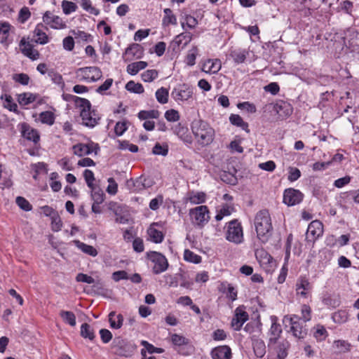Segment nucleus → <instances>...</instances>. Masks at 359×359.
Wrapping results in <instances>:
<instances>
[{"label":"nucleus","instance_id":"obj_1","mask_svg":"<svg viewBox=\"0 0 359 359\" xmlns=\"http://www.w3.org/2000/svg\"><path fill=\"white\" fill-rule=\"evenodd\" d=\"M65 99L73 102L76 108L79 109L84 126L93 128L98 124L100 119V115L96 110L91 109V104L89 100L72 95H67Z\"/></svg>","mask_w":359,"mask_h":359},{"label":"nucleus","instance_id":"obj_2","mask_svg":"<svg viewBox=\"0 0 359 359\" xmlns=\"http://www.w3.org/2000/svg\"><path fill=\"white\" fill-rule=\"evenodd\" d=\"M254 225L259 241L262 243H267L273 233L271 218L267 210H261L256 214Z\"/></svg>","mask_w":359,"mask_h":359},{"label":"nucleus","instance_id":"obj_3","mask_svg":"<svg viewBox=\"0 0 359 359\" xmlns=\"http://www.w3.org/2000/svg\"><path fill=\"white\" fill-rule=\"evenodd\" d=\"M191 130L198 143L202 145H208L213 140L214 130L202 120H194L191 123Z\"/></svg>","mask_w":359,"mask_h":359},{"label":"nucleus","instance_id":"obj_4","mask_svg":"<svg viewBox=\"0 0 359 359\" xmlns=\"http://www.w3.org/2000/svg\"><path fill=\"white\" fill-rule=\"evenodd\" d=\"M189 215L192 225L198 229H203L210 219V211L206 205H199L189 210Z\"/></svg>","mask_w":359,"mask_h":359},{"label":"nucleus","instance_id":"obj_5","mask_svg":"<svg viewBox=\"0 0 359 359\" xmlns=\"http://www.w3.org/2000/svg\"><path fill=\"white\" fill-rule=\"evenodd\" d=\"M284 320L289 321L290 325V332L295 338L302 339L306 336L307 329L304 325L305 323L301 320L299 316L295 314L285 316Z\"/></svg>","mask_w":359,"mask_h":359},{"label":"nucleus","instance_id":"obj_6","mask_svg":"<svg viewBox=\"0 0 359 359\" xmlns=\"http://www.w3.org/2000/svg\"><path fill=\"white\" fill-rule=\"evenodd\" d=\"M226 239L236 244L243 241V227L238 219H233L227 224Z\"/></svg>","mask_w":359,"mask_h":359},{"label":"nucleus","instance_id":"obj_7","mask_svg":"<svg viewBox=\"0 0 359 359\" xmlns=\"http://www.w3.org/2000/svg\"><path fill=\"white\" fill-rule=\"evenodd\" d=\"M76 78L80 81L94 82L101 79L102 71L97 67H86L78 69Z\"/></svg>","mask_w":359,"mask_h":359},{"label":"nucleus","instance_id":"obj_8","mask_svg":"<svg viewBox=\"0 0 359 359\" xmlns=\"http://www.w3.org/2000/svg\"><path fill=\"white\" fill-rule=\"evenodd\" d=\"M147 257L154 264L152 267L154 273L159 274L168 269V262L163 254L156 251H150L147 253Z\"/></svg>","mask_w":359,"mask_h":359},{"label":"nucleus","instance_id":"obj_9","mask_svg":"<svg viewBox=\"0 0 359 359\" xmlns=\"http://www.w3.org/2000/svg\"><path fill=\"white\" fill-rule=\"evenodd\" d=\"M193 88L183 83L175 87L171 93V97L176 102H187L193 97Z\"/></svg>","mask_w":359,"mask_h":359},{"label":"nucleus","instance_id":"obj_10","mask_svg":"<svg viewBox=\"0 0 359 359\" xmlns=\"http://www.w3.org/2000/svg\"><path fill=\"white\" fill-rule=\"evenodd\" d=\"M172 343L178 346V352L184 355H191L194 350V346L190 344L189 339L177 334L171 335Z\"/></svg>","mask_w":359,"mask_h":359},{"label":"nucleus","instance_id":"obj_11","mask_svg":"<svg viewBox=\"0 0 359 359\" xmlns=\"http://www.w3.org/2000/svg\"><path fill=\"white\" fill-rule=\"evenodd\" d=\"M73 154L79 157L85 156L92 153L97 154L100 151L98 144L90 142L87 144L78 143L72 147Z\"/></svg>","mask_w":359,"mask_h":359},{"label":"nucleus","instance_id":"obj_12","mask_svg":"<svg viewBox=\"0 0 359 359\" xmlns=\"http://www.w3.org/2000/svg\"><path fill=\"white\" fill-rule=\"evenodd\" d=\"M323 224L318 220L311 222L306 233V240L308 243H314L316 239L323 235Z\"/></svg>","mask_w":359,"mask_h":359},{"label":"nucleus","instance_id":"obj_13","mask_svg":"<svg viewBox=\"0 0 359 359\" xmlns=\"http://www.w3.org/2000/svg\"><path fill=\"white\" fill-rule=\"evenodd\" d=\"M303 199V194L292 188L287 189L284 191L283 202L288 206L299 204Z\"/></svg>","mask_w":359,"mask_h":359},{"label":"nucleus","instance_id":"obj_14","mask_svg":"<svg viewBox=\"0 0 359 359\" xmlns=\"http://www.w3.org/2000/svg\"><path fill=\"white\" fill-rule=\"evenodd\" d=\"M248 313L243 306H238L235 310L234 316L231 320V326L235 330H240L243 325L248 320Z\"/></svg>","mask_w":359,"mask_h":359},{"label":"nucleus","instance_id":"obj_15","mask_svg":"<svg viewBox=\"0 0 359 359\" xmlns=\"http://www.w3.org/2000/svg\"><path fill=\"white\" fill-rule=\"evenodd\" d=\"M19 126L21 135L25 139L32 141L35 144L39 141L40 135L36 129L32 128L27 123H20Z\"/></svg>","mask_w":359,"mask_h":359},{"label":"nucleus","instance_id":"obj_16","mask_svg":"<svg viewBox=\"0 0 359 359\" xmlns=\"http://www.w3.org/2000/svg\"><path fill=\"white\" fill-rule=\"evenodd\" d=\"M15 28L7 22H0V42L8 44L13 39L12 34H14Z\"/></svg>","mask_w":359,"mask_h":359},{"label":"nucleus","instance_id":"obj_17","mask_svg":"<svg viewBox=\"0 0 359 359\" xmlns=\"http://www.w3.org/2000/svg\"><path fill=\"white\" fill-rule=\"evenodd\" d=\"M43 21L53 29H62L66 26L61 18L50 11H46L44 13Z\"/></svg>","mask_w":359,"mask_h":359},{"label":"nucleus","instance_id":"obj_18","mask_svg":"<svg viewBox=\"0 0 359 359\" xmlns=\"http://www.w3.org/2000/svg\"><path fill=\"white\" fill-rule=\"evenodd\" d=\"M312 290V285L306 277H300L296 283L297 294L304 298H307Z\"/></svg>","mask_w":359,"mask_h":359},{"label":"nucleus","instance_id":"obj_19","mask_svg":"<svg viewBox=\"0 0 359 359\" xmlns=\"http://www.w3.org/2000/svg\"><path fill=\"white\" fill-rule=\"evenodd\" d=\"M20 48L21 52L31 60H36L39 58V51L34 49L29 42H26L25 38H22L20 41Z\"/></svg>","mask_w":359,"mask_h":359},{"label":"nucleus","instance_id":"obj_20","mask_svg":"<svg viewBox=\"0 0 359 359\" xmlns=\"http://www.w3.org/2000/svg\"><path fill=\"white\" fill-rule=\"evenodd\" d=\"M231 349L226 345L215 347L211 351L212 359H231Z\"/></svg>","mask_w":359,"mask_h":359},{"label":"nucleus","instance_id":"obj_21","mask_svg":"<svg viewBox=\"0 0 359 359\" xmlns=\"http://www.w3.org/2000/svg\"><path fill=\"white\" fill-rule=\"evenodd\" d=\"M271 326L269 330L270 338L269 346H272L276 344V341L282 333L280 325L277 323V318L275 316L271 317Z\"/></svg>","mask_w":359,"mask_h":359},{"label":"nucleus","instance_id":"obj_22","mask_svg":"<svg viewBox=\"0 0 359 359\" xmlns=\"http://www.w3.org/2000/svg\"><path fill=\"white\" fill-rule=\"evenodd\" d=\"M222 67V62L219 59H208L202 66V71L208 74H216Z\"/></svg>","mask_w":359,"mask_h":359},{"label":"nucleus","instance_id":"obj_23","mask_svg":"<svg viewBox=\"0 0 359 359\" xmlns=\"http://www.w3.org/2000/svg\"><path fill=\"white\" fill-rule=\"evenodd\" d=\"M249 55V51L245 48H236L229 50V55L236 64L243 63Z\"/></svg>","mask_w":359,"mask_h":359},{"label":"nucleus","instance_id":"obj_24","mask_svg":"<svg viewBox=\"0 0 359 359\" xmlns=\"http://www.w3.org/2000/svg\"><path fill=\"white\" fill-rule=\"evenodd\" d=\"M124 55L128 60L141 58L143 55V48L140 44L133 43L126 49Z\"/></svg>","mask_w":359,"mask_h":359},{"label":"nucleus","instance_id":"obj_25","mask_svg":"<svg viewBox=\"0 0 359 359\" xmlns=\"http://www.w3.org/2000/svg\"><path fill=\"white\" fill-rule=\"evenodd\" d=\"M47 29V27L41 23L36 26L34 30V36L36 37L35 39L36 43L43 45L48 42L49 39L45 32Z\"/></svg>","mask_w":359,"mask_h":359},{"label":"nucleus","instance_id":"obj_26","mask_svg":"<svg viewBox=\"0 0 359 359\" xmlns=\"http://www.w3.org/2000/svg\"><path fill=\"white\" fill-rule=\"evenodd\" d=\"M173 132L184 142L187 144H191L192 142V137L189 133L188 128L182 126L181 123H178L173 128Z\"/></svg>","mask_w":359,"mask_h":359},{"label":"nucleus","instance_id":"obj_27","mask_svg":"<svg viewBox=\"0 0 359 359\" xmlns=\"http://www.w3.org/2000/svg\"><path fill=\"white\" fill-rule=\"evenodd\" d=\"M193 34L191 32H184L177 35L172 41V46L179 47L182 46V48L185 47L192 40Z\"/></svg>","mask_w":359,"mask_h":359},{"label":"nucleus","instance_id":"obj_28","mask_svg":"<svg viewBox=\"0 0 359 359\" xmlns=\"http://www.w3.org/2000/svg\"><path fill=\"white\" fill-rule=\"evenodd\" d=\"M158 225V223H153L147 229V233L150 241L155 243H161L164 238L163 232L156 228Z\"/></svg>","mask_w":359,"mask_h":359},{"label":"nucleus","instance_id":"obj_29","mask_svg":"<svg viewBox=\"0 0 359 359\" xmlns=\"http://www.w3.org/2000/svg\"><path fill=\"white\" fill-rule=\"evenodd\" d=\"M206 201V194L201 191H191L186 198V202L191 205H198L205 203Z\"/></svg>","mask_w":359,"mask_h":359},{"label":"nucleus","instance_id":"obj_30","mask_svg":"<svg viewBox=\"0 0 359 359\" xmlns=\"http://www.w3.org/2000/svg\"><path fill=\"white\" fill-rule=\"evenodd\" d=\"M290 344L288 341L284 340L278 343L273 348L277 355V359H285L287 355V350Z\"/></svg>","mask_w":359,"mask_h":359},{"label":"nucleus","instance_id":"obj_31","mask_svg":"<svg viewBox=\"0 0 359 359\" xmlns=\"http://www.w3.org/2000/svg\"><path fill=\"white\" fill-rule=\"evenodd\" d=\"M255 256L258 262L263 265L269 264L273 260V257L271 256V255L268 253L264 248L256 250Z\"/></svg>","mask_w":359,"mask_h":359},{"label":"nucleus","instance_id":"obj_32","mask_svg":"<svg viewBox=\"0 0 359 359\" xmlns=\"http://www.w3.org/2000/svg\"><path fill=\"white\" fill-rule=\"evenodd\" d=\"M109 321L111 328L119 329L123 325V316L121 314L116 315L115 311H111L109 314Z\"/></svg>","mask_w":359,"mask_h":359},{"label":"nucleus","instance_id":"obj_33","mask_svg":"<svg viewBox=\"0 0 359 359\" xmlns=\"http://www.w3.org/2000/svg\"><path fill=\"white\" fill-rule=\"evenodd\" d=\"M147 67V62L144 61L135 62L127 66L126 71L130 75H136L140 70Z\"/></svg>","mask_w":359,"mask_h":359},{"label":"nucleus","instance_id":"obj_34","mask_svg":"<svg viewBox=\"0 0 359 359\" xmlns=\"http://www.w3.org/2000/svg\"><path fill=\"white\" fill-rule=\"evenodd\" d=\"M322 302L324 305L332 309L338 307L341 304L340 299L338 297L330 294H324Z\"/></svg>","mask_w":359,"mask_h":359},{"label":"nucleus","instance_id":"obj_35","mask_svg":"<svg viewBox=\"0 0 359 359\" xmlns=\"http://www.w3.org/2000/svg\"><path fill=\"white\" fill-rule=\"evenodd\" d=\"M233 212H235V208L233 205L229 204L223 205L221 208L217 210L215 219L217 221H220L224 217L231 215Z\"/></svg>","mask_w":359,"mask_h":359},{"label":"nucleus","instance_id":"obj_36","mask_svg":"<svg viewBox=\"0 0 359 359\" xmlns=\"http://www.w3.org/2000/svg\"><path fill=\"white\" fill-rule=\"evenodd\" d=\"M164 16L162 20L163 25L168 26L169 25H177V18L173 14L172 11L170 8H165L163 10Z\"/></svg>","mask_w":359,"mask_h":359},{"label":"nucleus","instance_id":"obj_37","mask_svg":"<svg viewBox=\"0 0 359 359\" xmlns=\"http://www.w3.org/2000/svg\"><path fill=\"white\" fill-rule=\"evenodd\" d=\"M81 336L84 339H88L90 341H93L95 334L92 327L88 323H83L81 326Z\"/></svg>","mask_w":359,"mask_h":359},{"label":"nucleus","instance_id":"obj_38","mask_svg":"<svg viewBox=\"0 0 359 359\" xmlns=\"http://www.w3.org/2000/svg\"><path fill=\"white\" fill-rule=\"evenodd\" d=\"M36 95L31 93H24L18 95V101L20 105L26 106L34 102Z\"/></svg>","mask_w":359,"mask_h":359},{"label":"nucleus","instance_id":"obj_39","mask_svg":"<svg viewBox=\"0 0 359 359\" xmlns=\"http://www.w3.org/2000/svg\"><path fill=\"white\" fill-rule=\"evenodd\" d=\"M352 37L349 39L345 37L344 43H348V47L351 49L352 51L358 50L359 48V33L358 32H352Z\"/></svg>","mask_w":359,"mask_h":359},{"label":"nucleus","instance_id":"obj_40","mask_svg":"<svg viewBox=\"0 0 359 359\" xmlns=\"http://www.w3.org/2000/svg\"><path fill=\"white\" fill-rule=\"evenodd\" d=\"M348 313L346 310H339L332 313V319L333 321L338 324L344 323L348 320Z\"/></svg>","mask_w":359,"mask_h":359},{"label":"nucleus","instance_id":"obj_41","mask_svg":"<svg viewBox=\"0 0 359 359\" xmlns=\"http://www.w3.org/2000/svg\"><path fill=\"white\" fill-rule=\"evenodd\" d=\"M76 243L78 248L85 254L92 257H95L97 255V251L93 246L87 245L80 241H76Z\"/></svg>","mask_w":359,"mask_h":359},{"label":"nucleus","instance_id":"obj_42","mask_svg":"<svg viewBox=\"0 0 359 359\" xmlns=\"http://www.w3.org/2000/svg\"><path fill=\"white\" fill-rule=\"evenodd\" d=\"M229 121L233 125L239 126L242 129L247 131L248 133L249 132L248 124L246 122H245L243 120L242 117L240 116L239 115H238V114L231 115V116L229 117Z\"/></svg>","mask_w":359,"mask_h":359},{"label":"nucleus","instance_id":"obj_43","mask_svg":"<svg viewBox=\"0 0 359 359\" xmlns=\"http://www.w3.org/2000/svg\"><path fill=\"white\" fill-rule=\"evenodd\" d=\"M91 189V197L94 202L102 203L104 201V194L103 191L99 188L93 187Z\"/></svg>","mask_w":359,"mask_h":359},{"label":"nucleus","instance_id":"obj_44","mask_svg":"<svg viewBox=\"0 0 359 359\" xmlns=\"http://www.w3.org/2000/svg\"><path fill=\"white\" fill-rule=\"evenodd\" d=\"M198 54V49L196 46H193L188 52L185 58V62L189 66H194L196 64V58Z\"/></svg>","mask_w":359,"mask_h":359},{"label":"nucleus","instance_id":"obj_45","mask_svg":"<svg viewBox=\"0 0 359 359\" xmlns=\"http://www.w3.org/2000/svg\"><path fill=\"white\" fill-rule=\"evenodd\" d=\"M169 92L165 88L161 87L156 92V98L161 104H165L168 101Z\"/></svg>","mask_w":359,"mask_h":359},{"label":"nucleus","instance_id":"obj_46","mask_svg":"<svg viewBox=\"0 0 359 359\" xmlns=\"http://www.w3.org/2000/svg\"><path fill=\"white\" fill-rule=\"evenodd\" d=\"M253 349L255 354L258 358H262L266 353L265 344L260 340H256L253 342Z\"/></svg>","mask_w":359,"mask_h":359},{"label":"nucleus","instance_id":"obj_47","mask_svg":"<svg viewBox=\"0 0 359 359\" xmlns=\"http://www.w3.org/2000/svg\"><path fill=\"white\" fill-rule=\"evenodd\" d=\"M126 89L131 93L141 94L144 92V87L140 83L133 81H128L126 85Z\"/></svg>","mask_w":359,"mask_h":359},{"label":"nucleus","instance_id":"obj_48","mask_svg":"<svg viewBox=\"0 0 359 359\" xmlns=\"http://www.w3.org/2000/svg\"><path fill=\"white\" fill-rule=\"evenodd\" d=\"M160 116V112L158 110H142L138 113V118L140 120H147L149 118H158Z\"/></svg>","mask_w":359,"mask_h":359},{"label":"nucleus","instance_id":"obj_49","mask_svg":"<svg viewBox=\"0 0 359 359\" xmlns=\"http://www.w3.org/2000/svg\"><path fill=\"white\" fill-rule=\"evenodd\" d=\"M60 316L62 320L69 325L74 327L76 325V316L72 311H62L60 312Z\"/></svg>","mask_w":359,"mask_h":359},{"label":"nucleus","instance_id":"obj_50","mask_svg":"<svg viewBox=\"0 0 359 359\" xmlns=\"http://www.w3.org/2000/svg\"><path fill=\"white\" fill-rule=\"evenodd\" d=\"M184 259L187 262L194 264H199L201 262V257L188 249L185 250L184 252Z\"/></svg>","mask_w":359,"mask_h":359},{"label":"nucleus","instance_id":"obj_51","mask_svg":"<svg viewBox=\"0 0 359 359\" xmlns=\"http://www.w3.org/2000/svg\"><path fill=\"white\" fill-rule=\"evenodd\" d=\"M41 123L52 126L55 121V116L53 112L49 111H43L39 114Z\"/></svg>","mask_w":359,"mask_h":359},{"label":"nucleus","instance_id":"obj_52","mask_svg":"<svg viewBox=\"0 0 359 359\" xmlns=\"http://www.w3.org/2000/svg\"><path fill=\"white\" fill-rule=\"evenodd\" d=\"M197 24V20L190 15H186L184 16V20L181 22L182 27L184 30L186 29L185 26L189 29H194L196 27Z\"/></svg>","mask_w":359,"mask_h":359},{"label":"nucleus","instance_id":"obj_53","mask_svg":"<svg viewBox=\"0 0 359 359\" xmlns=\"http://www.w3.org/2000/svg\"><path fill=\"white\" fill-rule=\"evenodd\" d=\"M62 8L63 13L66 15H69L73 12H75L77 9V6L72 1L64 0L62 1Z\"/></svg>","mask_w":359,"mask_h":359},{"label":"nucleus","instance_id":"obj_54","mask_svg":"<svg viewBox=\"0 0 359 359\" xmlns=\"http://www.w3.org/2000/svg\"><path fill=\"white\" fill-rule=\"evenodd\" d=\"M334 345L340 353H346L351 350V344L345 340H336Z\"/></svg>","mask_w":359,"mask_h":359},{"label":"nucleus","instance_id":"obj_55","mask_svg":"<svg viewBox=\"0 0 359 359\" xmlns=\"http://www.w3.org/2000/svg\"><path fill=\"white\" fill-rule=\"evenodd\" d=\"M158 73L156 69H148L142 74V79L144 82H151L158 77Z\"/></svg>","mask_w":359,"mask_h":359},{"label":"nucleus","instance_id":"obj_56","mask_svg":"<svg viewBox=\"0 0 359 359\" xmlns=\"http://www.w3.org/2000/svg\"><path fill=\"white\" fill-rule=\"evenodd\" d=\"M313 335L318 341H323L327 336V332L324 326L318 325L315 327V332Z\"/></svg>","mask_w":359,"mask_h":359},{"label":"nucleus","instance_id":"obj_57","mask_svg":"<svg viewBox=\"0 0 359 359\" xmlns=\"http://www.w3.org/2000/svg\"><path fill=\"white\" fill-rule=\"evenodd\" d=\"M152 153L155 155L166 156L168 153V146L167 144H161L156 143L152 149Z\"/></svg>","mask_w":359,"mask_h":359},{"label":"nucleus","instance_id":"obj_58","mask_svg":"<svg viewBox=\"0 0 359 359\" xmlns=\"http://www.w3.org/2000/svg\"><path fill=\"white\" fill-rule=\"evenodd\" d=\"M142 345L144 346V348L142 350V355H144V350H146L149 353H161L163 352V348H156L146 341H142Z\"/></svg>","mask_w":359,"mask_h":359},{"label":"nucleus","instance_id":"obj_59","mask_svg":"<svg viewBox=\"0 0 359 359\" xmlns=\"http://www.w3.org/2000/svg\"><path fill=\"white\" fill-rule=\"evenodd\" d=\"M302 317L301 320L304 323L308 322L311 319V309L307 304H303L301 308Z\"/></svg>","mask_w":359,"mask_h":359},{"label":"nucleus","instance_id":"obj_60","mask_svg":"<svg viewBox=\"0 0 359 359\" xmlns=\"http://www.w3.org/2000/svg\"><path fill=\"white\" fill-rule=\"evenodd\" d=\"M16 203L17 205L25 211H30L32 209V205L29 203V202L25 199L24 197L18 196L16 198Z\"/></svg>","mask_w":359,"mask_h":359},{"label":"nucleus","instance_id":"obj_61","mask_svg":"<svg viewBox=\"0 0 359 359\" xmlns=\"http://www.w3.org/2000/svg\"><path fill=\"white\" fill-rule=\"evenodd\" d=\"M62 226V222L59 217V215L57 214H54L52 215L51 217V229L53 231H58L61 229Z\"/></svg>","mask_w":359,"mask_h":359},{"label":"nucleus","instance_id":"obj_62","mask_svg":"<svg viewBox=\"0 0 359 359\" xmlns=\"http://www.w3.org/2000/svg\"><path fill=\"white\" fill-rule=\"evenodd\" d=\"M301 177V172L297 168L289 167L288 168V180L294 182Z\"/></svg>","mask_w":359,"mask_h":359},{"label":"nucleus","instance_id":"obj_63","mask_svg":"<svg viewBox=\"0 0 359 359\" xmlns=\"http://www.w3.org/2000/svg\"><path fill=\"white\" fill-rule=\"evenodd\" d=\"M83 177L86 182V184L89 188L95 187L93 182L95 181L94 173L92 170L86 169L83 172Z\"/></svg>","mask_w":359,"mask_h":359},{"label":"nucleus","instance_id":"obj_64","mask_svg":"<svg viewBox=\"0 0 359 359\" xmlns=\"http://www.w3.org/2000/svg\"><path fill=\"white\" fill-rule=\"evenodd\" d=\"M109 185L107 187V191L109 194L115 195L118 191V184L113 177H109L107 180Z\"/></svg>","mask_w":359,"mask_h":359}]
</instances>
